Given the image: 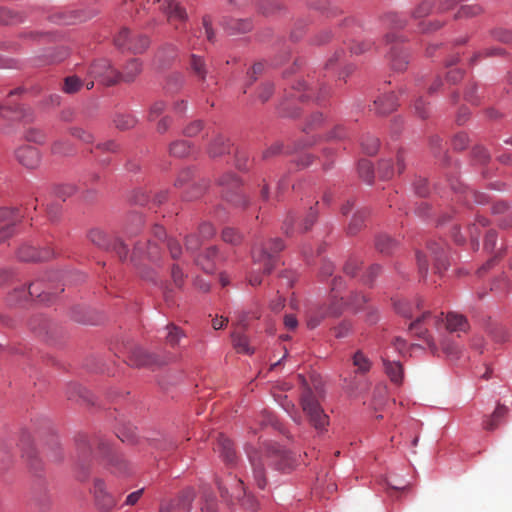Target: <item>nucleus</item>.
<instances>
[{"mask_svg": "<svg viewBox=\"0 0 512 512\" xmlns=\"http://www.w3.org/2000/svg\"><path fill=\"white\" fill-rule=\"evenodd\" d=\"M252 467L253 479L260 489L267 484L265 466H274L277 470L292 468L293 460L287 451L277 445H265L260 450H247Z\"/></svg>", "mask_w": 512, "mask_h": 512, "instance_id": "nucleus-1", "label": "nucleus"}, {"mask_svg": "<svg viewBox=\"0 0 512 512\" xmlns=\"http://www.w3.org/2000/svg\"><path fill=\"white\" fill-rule=\"evenodd\" d=\"M284 249L281 239H271L266 243L255 245L252 249V259L255 268L248 277V282L252 286L260 285L262 282L258 271L263 269L264 274H269L278 263V253Z\"/></svg>", "mask_w": 512, "mask_h": 512, "instance_id": "nucleus-2", "label": "nucleus"}, {"mask_svg": "<svg viewBox=\"0 0 512 512\" xmlns=\"http://www.w3.org/2000/svg\"><path fill=\"white\" fill-rule=\"evenodd\" d=\"M341 284V277L334 278L331 284L332 295L330 303L328 305L324 304L311 307L307 311V326L310 329L318 327L327 318H334L341 315L344 308V302L343 298L341 297L340 299H338L337 295V292Z\"/></svg>", "mask_w": 512, "mask_h": 512, "instance_id": "nucleus-3", "label": "nucleus"}, {"mask_svg": "<svg viewBox=\"0 0 512 512\" xmlns=\"http://www.w3.org/2000/svg\"><path fill=\"white\" fill-rule=\"evenodd\" d=\"M416 260L421 278L425 279L428 274L429 260H433L434 272L440 274L448 266L445 243L443 241L429 242L427 252H416Z\"/></svg>", "mask_w": 512, "mask_h": 512, "instance_id": "nucleus-4", "label": "nucleus"}, {"mask_svg": "<svg viewBox=\"0 0 512 512\" xmlns=\"http://www.w3.org/2000/svg\"><path fill=\"white\" fill-rule=\"evenodd\" d=\"M301 405L310 424L319 432L325 431L329 425V417L309 388L301 396Z\"/></svg>", "mask_w": 512, "mask_h": 512, "instance_id": "nucleus-5", "label": "nucleus"}, {"mask_svg": "<svg viewBox=\"0 0 512 512\" xmlns=\"http://www.w3.org/2000/svg\"><path fill=\"white\" fill-rule=\"evenodd\" d=\"M98 451L106 459L113 474L124 476L130 473V464L121 455L114 452L108 442L99 441Z\"/></svg>", "mask_w": 512, "mask_h": 512, "instance_id": "nucleus-6", "label": "nucleus"}, {"mask_svg": "<svg viewBox=\"0 0 512 512\" xmlns=\"http://www.w3.org/2000/svg\"><path fill=\"white\" fill-rule=\"evenodd\" d=\"M385 43L389 48V61L393 70L402 72L407 68L409 63L408 54L397 41L394 33H388L385 36Z\"/></svg>", "mask_w": 512, "mask_h": 512, "instance_id": "nucleus-7", "label": "nucleus"}, {"mask_svg": "<svg viewBox=\"0 0 512 512\" xmlns=\"http://www.w3.org/2000/svg\"><path fill=\"white\" fill-rule=\"evenodd\" d=\"M88 238L93 244H95L99 248L106 250L113 249L121 260L127 258V246L119 239H115L112 242L104 231L98 228L92 229L88 234Z\"/></svg>", "mask_w": 512, "mask_h": 512, "instance_id": "nucleus-8", "label": "nucleus"}, {"mask_svg": "<svg viewBox=\"0 0 512 512\" xmlns=\"http://www.w3.org/2000/svg\"><path fill=\"white\" fill-rule=\"evenodd\" d=\"M88 73L104 85L110 86L118 83L119 72L113 69L106 59L95 61L90 66Z\"/></svg>", "mask_w": 512, "mask_h": 512, "instance_id": "nucleus-9", "label": "nucleus"}, {"mask_svg": "<svg viewBox=\"0 0 512 512\" xmlns=\"http://www.w3.org/2000/svg\"><path fill=\"white\" fill-rule=\"evenodd\" d=\"M433 321L435 325L438 324L439 319L437 317H431L430 312H423L421 315L415 316V320L410 323L409 329L414 332L418 337L423 338L432 352L437 351V345L434 340L428 334L426 328H423L422 325L426 323V321Z\"/></svg>", "mask_w": 512, "mask_h": 512, "instance_id": "nucleus-10", "label": "nucleus"}, {"mask_svg": "<svg viewBox=\"0 0 512 512\" xmlns=\"http://www.w3.org/2000/svg\"><path fill=\"white\" fill-rule=\"evenodd\" d=\"M92 493L95 503L100 510L108 512L116 505L115 498L107 491L105 482L102 479H94Z\"/></svg>", "mask_w": 512, "mask_h": 512, "instance_id": "nucleus-11", "label": "nucleus"}, {"mask_svg": "<svg viewBox=\"0 0 512 512\" xmlns=\"http://www.w3.org/2000/svg\"><path fill=\"white\" fill-rule=\"evenodd\" d=\"M132 34L127 28H123L116 35L114 42L115 45L119 48L126 49L133 53H141L143 52L149 44V40L147 37H139L140 45H134L131 43Z\"/></svg>", "mask_w": 512, "mask_h": 512, "instance_id": "nucleus-12", "label": "nucleus"}, {"mask_svg": "<svg viewBox=\"0 0 512 512\" xmlns=\"http://www.w3.org/2000/svg\"><path fill=\"white\" fill-rule=\"evenodd\" d=\"M219 184L223 187V193L224 197L227 201L238 203L237 200H234V196L241 200L242 203L245 205L246 201L243 199V196H241L237 191L240 188V180L232 173H227L223 175L219 179Z\"/></svg>", "mask_w": 512, "mask_h": 512, "instance_id": "nucleus-13", "label": "nucleus"}, {"mask_svg": "<svg viewBox=\"0 0 512 512\" xmlns=\"http://www.w3.org/2000/svg\"><path fill=\"white\" fill-rule=\"evenodd\" d=\"M193 499V491L187 489L183 491L177 499L169 503L162 504L160 507V512H189Z\"/></svg>", "mask_w": 512, "mask_h": 512, "instance_id": "nucleus-14", "label": "nucleus"}, {"mask_svg": "<svg viewBox=\"0 0 512 512\" xmlns=\"http://www.w3.org/2000/svg\"><path fill=\"white\" fill-rule=\"evenodd\" d=\"M162 10L171 23L176 21L184 23L188 20L187 11L178 0H164Z\"/></svg>", "mask_w": 512, "mask_h": 512, "instance_id": "nucleus-15", "label": "nucleus"}, {"mask_svg": "<svg viewBox=\"0 0 512 512\" xmlns=\"http://www.w3.org/2000/svg\"><path fill=\"white\" fill-rule=\"evenodd\" d=\"M294 90L295 92L291 96L300 101H309L311 99L320 101L328 94L324 87H308L305 83H298V86L295 87Z\"/></svg>", "mask_w": 512, "mask_h": 512, "instance_id": "nucleus-16", "label": "nucleus"}, {"mask_svg": "<svg viewBox=\"0 0 512 512\" xmlns=\"http://www.w3.org/2000/svg\"><path fill=\"white\" fill-rule=\"evenodd\" d=\"M0 115L1 117L12 121H29L32 118V113L29 109H26L17 104H13L10 101H7L4 105L0 107Z\"/></svg>", "mask_w": 512, "mask_h": 512, "instance_id": "nucleus-17", "label": "nucleus"}, {"mask_svg": "<svg viewBox=\"0 0 512 512\" xmlns=\"http://www.w3.org/2000/svg\"><path fill=\"white\" fill-rule=\"evenodd\" d=\"M15 156L20 164L29 169L36 168L40 163L39 151L30 145L19 147L15 152Z\"/></svg>", "mask_w": 512, "mask_h": 512, "instance_id": "nucleus-18", "label": "nucleus"}, {"mask_svg": "<svg viewBox=\"0 0 512 512\" xmlns=\"http://www.w3.org/2000/svg\"><path fill=\"white\" fill-rule=\"evenodd\" d=\"M53 255L50 249L38 252L35 247L28 244L21 246L17 252V256L21 261H43L50 259Z\"/></svg>", "mask_w": 512, "mask_h": 512, "instance_id": "nucleus-19", "label": "nucleus"}, {"mask_svg": "<svg viewBox=\"0 0 512 512\" xmlns=\"http://www.w3.org/2000/svg\"><path fill=\"white\" fill-rule=\"evenodd\" d=\"M131 363L136 366H161L165 361L161 360L157 355L149 353L141 348H137L132 352Z\"/></svg>", "mask_w": 512, "mask_h": 512, "instance_id": "nucleus-20", "label": "nucleus"}, {"mask_svg": "<svg viewBox=\"0 0 512 512\" xmlns=\"http://www.w3.org/2000/svg\"><path fill=\"white\" fill-rule=\"evenodd\" d=\"M215 450L220 454L222 459L227 464L232 465L236 462L237 456L233 447V443L224 435H219Z\"/></svg>", "mask_w": 512, "mask_h": 512, "instance_id": "nucleus-21", "label": "nucleus"}, {"mask_svg": "<svg viewBox=\"0 0 512 512\" xmlns=\"http://www.w3.org/2000/svg\"><path fill=\"white\" fill-rule=\"evenodd\" d=\"M153 236L168 248L173 259H178L182 253L180 243L175 239H168L165 243L166 232L162 226L155 225L153 228Z\"/></svg>", "mask_w": 512, "mask_h": 512, "instance_id": "nucleus-22", "label": "nucleus"}, {"mask_svg": "<svg viewBox=\"0 0 512 512\" xmlns=\"http://www.w3.org/2000/svg\"><path fill=\"white\" fill-rule=\"evenodd\" d=\"M220 256L216 247L208 248L203 255H200L196 259V263L205 271L206 273H212L216 269V264L219 261Z\"/></svg>", "mask_w": 512, "mask_h": 512, "instance_id": "nucleus-23", "label": "nucleus"}, {"mask_svg": "<svg viewBox=\"0 0 512 512\" xmlns=\"http://www.w3.org/2000/svg\"><path fill=\"white\" fill-rule=\"evenodd\" d=\"M78 449L81 452V456L78 461L79 474L78 479L81 481H85L89 475V464L87 463L88 452L90 451V446L88 440L83 437L78 444Z\"/></svg>", "mask_w": 512, "mask_h": 512, "instance_id": "nucleus-24", "label": "nucleus"}, {"mask_svg": "<svg viewBox=\"0 0 512 512\" xmlns=\"http://www.w3.org/2000/svg\"><path fill=\"white\" fill-rule=\"evenodd\" d=\"M507 414L508 408L505 405L498 404L494 412L484 418L483 428L487 431L495 430Z\"/></svg>", "mask_w": 512, "mask_h": 512, "instance_id": "nucleus-25", "label": "nucleus"}, {"mask_svg": "<svg viewBox=\"0 0 512 512\" xmlns=\"http://www.w3.org/2000/svg\"><path fill=\"white\" fill-rule=\"evenodd\" d=\"M351 361L356 374L366 375L372 368V361L362 350L354 352Z\"/></svg>", "mask_w": 512, "mask_h": 512, "instance_id": "nucleus-26", "label": "nucleus"}, {"mask_svg": "<svg viewBox=\"0 0 512 512\" xmlns=\"http://www.w3.org/2000/svg\"><path fill=\"white\" fill-rule=\"evenodd\" d=\"M397 97L392 92L374 101V109L378 114H388L396 109Z\"/></svg>", "mask_w": 512, "mask_h": 512, "instance_id": "nucleus-27", "label": "nucleus"}, {"mask_svg": "<svg viewBox=\"0 0 512 512\" xmlns=\"http://www.w3.org/2000/svg\"><path fill=\"white\" fill-rule=\"evenodd\" d=\"M469 328L467 319L457 313H449L446 317V329L452 332H466Z\"/></svg>", "mask_w": 512, "mask_h": 512, "instance_id": "nucleus-28", "label": "nucleus"}, {"mask_svg": "<svg viewBox=\"0 0 512 512\" xmlns=\"http://www.w3.org/2000/svg\"><path fill=\"white\" fill-rule=\"evenodd\" d=\"M385 371L392 382L399 384L403 379V368L399 362L389 361L386 357L382 358Z\"/></svg>", "mask_w": 512, "mask_h": 512, "instance_id": "nucleus-29", "label": "nucleus"}, {"mask_svg": "<svg viewBox=\"0 0 512 512\" xmlns=\"http://www.w3.org/2000/svg\"><path fill=\"white\" fill-rule=\"evenodd\" d=\"M230 152L229 141L223 136H217L210 143L208 153L211 157H218Z\"/></svg>", "mask_w": 512, "mask_h": 512, "instance_id": "nucleus-30", "label": "nucleus"}, {"mask_svg": "<svg viewBox=\"0 0 512 512\" xmlns=\"http://www.w3.org/2000/svg\"><path fill=\"white\" fill-rule=\"evenodd\" d=\"M142 65L138 59H131L125 66L124 72L119 73L118 82H131L141 72Z\"/></svg>", "mask_w": 512, "mask_h": 512, "instance_id": "nucleus-31", "label": "nucleus"}, {"mask_svg": "<svg viewBox=\"0 0 512 512\" xmlns=\"http://www.w3.org/2000/svg\"><path fill=\"white\" fill-rule=\"evenodd\" d=\"M232 344L237 353L250 355L254 352V349L249 344L247 336L242 333L234 332L232 334Z\"/></svg>", "mask_w": 512, "mask_h": 512, "instance_id": "nucleus-32", "label": "nucleus"}, {"mask_svg": "<svg viewBox=\"0 0 512 512\" xmlns=\"http://www.w3.org/2000/svg\"><path fill=\"white\" fill-rule=\"evenodd\" d=\"M376 249L383 254H390L397 246V242L386 234H380L376 238Z\"/></svg>", "mask_w": 512, "mask_h": 512, "instance_id": "nucleus-33", "label": "nucleus"}, {"mask_svg": "<svg viewBox=\"0 0 512 512\" xmlns=\"http://www.w3.org/2000/svg\"><path fill=\"white\" fill-rule=\"evenodd\" d=\"M190 68L192 72L201 80L204 81L207 75L206 63L200 56L191 55Z\"/></svg>", "mask_w": 512, "mask_h": 512, "instance_id": "nucleus-34", "label": "nucleus"}, {"mask_svg": "<svg viewBox=\"0 0 512 512\" xmlns=\"http://www.w3.org/2000/svg\"><path fill=\"white\" fill-rule=\"evenodd\" d=\"M167 335H166V343L171 347H175L179 344L180 340L185 337L184 332L181 328L174 324H168L167 327Z\"/></svg>", "mask_w": 512, "mask_h": 512, "instance_id": "nucleus-35", "label": "nucleus"}, {"mask_svg": "<svg viewBox=\"0 0 512 512\" xmlns=\"http://www.w3.org/2000/svg\"><path fill=\"white\" fill-rule=\"evenodd\" d=\"M191 147L185 140H177L170 144L169 153L174 157H185L190 153Z\"/></svg>", "mask_w": 512, "mask_h": 512, "instance_id": "nucleus-36", "label": "nucleus"}, {"mask_svg": "<svg viewBox=\"0 0 512 512\" xmlns=\"http://www.w3.org/2000/svg\"><path fill=\"white\" fill-rule=\"evenodd\" d=\"M358 172L360 177L367 183H371L374 177V170L369 160L363 159L358 163Z\"/></svg>", "mask_w": 512, "mask_h": 512, "instance_id": "nucleus-37", "label": "nucleus"}, {"mask_svg": "<svg viewBox=\"0 0 512 512\" xmlns=\"http://www.w3.org/2000/svg\"><path fill=\"white\" fill-rule=\"evenodd\" d=\"M39 286V282H33L30 284L28 291L22 288L18 291H15V293L19 295V299H27L28 296H35L37 298H40L41 301H44L46 295H44L42 292H39Z\"/></svg>", "mask_w": 512, "mask_h": 512, "instance_id": "nucleus-38", "label": "nucleus"}, {"mask_svg": "<svg viewBox=\"0 0 512 512\" xmlns=\"http://www.w3.org/2000/svg\"><path fill=\"white\" fill-rule=\"evenodd\" d=\"M367 212L365 210L357 211L353 218L351 219L349 226H348V232L350 234H356L364 225V221L366 218Z\"/></svg>", "mask_w": 512, "mask_h": 512, "instance_id": "nucleus-39", "label": "nucleus"}, {"mask_svg": "<svg viewBox=\"0 0 512 512\" xmlns=\"http://www.w3.org/2000/svg\"><path fill=\"white\" fill-rule=\"evenodd\" d=\"M82 81L78 76L72 75L64 79L63 91L68 94L75 93L82 87Z\"/></svg>", "mask_w": 512, "mask_h": 512, "instance_id": "nucleus-40", "label": "nucleus"}, {"mask_svg": "<svg viewBox=\"0 0 512 512\" xmlns=\"http://www.w3.org/2000/svg\"><path fill=\"white\" fill-rule=\"evenodd\" d=\"M481 7L477 4H464L455 15L456 18H469L480 14Z\"/></svg>", "mask_w": 512, "mask_h": 512, "instance_id": "nucleus-41", "label": "nucleus"}, {"mask_svg": "<svg viewBox=\"0 0 512 512\" xmlns=\"http://www.w3.org/2000/svg\"><path fill=\"white\" fill-rule=\"evenodd\" d=\"M136 119L132 115H118L114 119L115 126L120 130H128L136 124Z\"/></svg>", "mask_w": 512, "mask_h": 512, "instance_id": "nucleus-42", "label": "nucleus"}, {"mask_svg": "<svg viewBox=\"0 0 512 512\" xmlns=\"http://www.w3.org/2000/svg\"><path fill=\"white\" fill-rule=\"evenodd\" d=\"M361 146H362L363 151L367 155H374L378 150L379 140L377 138H375L374 136H366L362 140Z\"/></svg>", "mask_w": 512, "mask_h": 512, "instance_id": "nucleus-43", "label": "nucleus"}, {"mask_svg": "<svg viewBox=\"0 0 512 512\" xmlns=\"http://www.w3.org/2000/svg\"><path fill=\"white\" fill-rule=\"evenodd\" d=\"M488 225V220L483 216H478L475 222L469 227V233L472 240H478L480 235V227L484 228Z\"/></svg>", "mask_w": 512, "mask_h": 512, "instance_id": "nucleus-44", "label": "nucleus"}, {"mask_svg": "<svg viewBox=\"0 0 512 512\" xmlns=\"http://www.w3.org/2000/svg\"><path fill=\"white\" fill-rule=\"evenodd\" d=\"M322 123H323L322 114L315 113L310 116V118L308 119L303 130L305 133L308 134V133L313 132L314 130L318 129L322 125Z\"/></svg>", "mask_w": 512, "mask_h": 512, "instance_id": "nucleus-45", "label": "nucleus"}, {"mask_svg": "<svg viewBox=\"0 0 512 512\" xmlns=\"http://www.w3.org/2000/svg\"><path fill=\"white\" fill-rule=\"evenodd\" d=\"M377 172L382 179H390L394 175V169L390 160H382Z\"/></svg>", "mask_w": 512, "mask_h": 512, "instance_id": "nucleus-46", "label": "nucleus"}, {"mask_svg": "<svg viewBox=\"0 0 512 512\" xmlns=\"http://www.w3.org/2000/svg\"><path fill=\"white\" fill-rule=\"evenodd\" d=\"M70 134L84 143H92L94 139L93 135L89 131L81 127H72L70 129Z\"/></svg>", "mask_w": 512, "mask_h": 512, "instance_id": "nucleus-47", "label": "nucleus"}, {"mask_svg": "<svg viewBox=\"0 0 512 512\" xmlns=\"http://www.w3.org/2000/svg\"><path fill=\"white\" fill-rule=\"evenodd\" d=\"M235 497L239 500L241 506L247 512H254V511H256V506H257L256 500L252 496L247 495L245 493V491L243 492V497L242 498H240L239 494L236 495Z\"/></svg>", "mask_w": 512, "mask_h": 512, "instance_id": "nucleus-48", "label": "nucleus"}, {"mask_svg": "<svg viewBox=\"0 0 512 512\" xmlns=\"http://www.w3.org/2000/svg\"><path fill=\"white\" fill-rule=\"evenodd\" d=\"M432 5L429 1H423L412 12L414 19H421L427 16L431 11Z\"/></svg>", "mask_w": 512, "mask_h": 512, "instance_id": "nucleus-49", "label": "nucleus"}, {"mask_svg": "<svg viewBox=\"0 0 512 512\" xmlns=\"http://www.w3.org/2000/svg\"><path fill=\"white\" fill-rule=\"evenodd\" d=\"M223 241L231 244H238L241 241L240 234L233 228H225L222 231Z\"/></svg>", "mask_w": 512, "mask_h": 512, "instance_id": "nucleus-50", "label": "nucleus"}, {"mask_svg": "<svg viewBox=\"0 0 512 512\" xmlns=\"http://www.w3.org/2000/svg\"><path fill=\"white\" fill-rule=\"evenodd\" d=\"M203 239L199 234H190L186 238V250L195 252L202 244Z\"/></svg>", "mask_w": 512, "mask_h": 512, "instance_id": "nucleus-51", "label": "nucleus"}, {"mask_svg": "<svg viewBox=\"0 0 512 512\" xmlns=\"http://www.w3.org/2000/svg\"><path fill=\"white\" fill-rule=\"evenodd\" d=\"M202 129H203V122L200 120H195V121H192L191 123H189L184 128L183 133L187 137H194V136L198 135V133L200 131H202Z\"/></svg>", "mask_w": 512, "mask_h": 512, "instance_id": "nucleus-52", "label": "nucleus"}, {"mask_svg": "<svg viewBox=\"0 0 512 512\" xmlns=\"http://www.w3.org/2000/svg\"><path fill=\"white\" fill-rule=\"evenodd\" d=\"M75 192V187L71 184H63L59 185L55 189V194L58 198L62 199L63 201L67 198L73 195Z\"/></svg>", "mask_w": 512, "mask_h": 512, "instance_id": "nucleus-53", "label": "nucleus"}, {"mask_svg": "<svg viewBox=\"0 0 512 512\" xmlns=\"http://www.w3.org/2000/svg\"><path fill=\"white\" fill-rule=\"evenodd\" d=\"M48 325L47 320L43 318H35L30 322L31 329L39 335L47 333Z\"/></svg>", "mask_w": 512, "mask_h": 512, "instance_id": "nucleus-54", "label": "nucleus"}, {"mask_svg": "<svg viewBox=\"0 0 512 512\" xmlns=\"http://www.w3.org/2000/svg\"><path fill=\"white\" fill-rule=\"evenodd\" d=\"M52 153L58 155H65L71 151V146L68 141L58 140L52 145Z\"/></svg>", "mask_w": 512, "mask_h": 512, "instance_id": "nucleus-55", "label": "nucleus"}, {"mask_svg": "<svg viewBox=\"0 0 512 512\" xmlns=\"http://www.w3.org/2000/svg\"><path fill=\"white\" fill-rule=\"evenodd\" d=\"M160 250H161V248L159 247V243L153 242L151 240L148 241V247H147L146 254L150 260H152V261L157 260L160 255Z\"/></svg>", "mask_w": 512, "mask_h": 512, "instance_id": "nucleus-56", "label": "nucleus"}, {"mask_svg": "<svg viewBox=\"0 0 512 512\" xmlns=\"http://www.w3.org/2000/svg\"><path fill=\"white\" fill-rule=\"evenodd\" d=\"M351 331V324L347 321L341 322L334 328V334L336 338H344L348 336Z\"/></svg>", "mask_w": 512, "mask_h": 512, "instance_id": "nucleus-57", "label": "nucleus"}, {"mask_svg": "<svg viewBox=\"0 0 512 512\" xmlns=\"http://www.w3.org/2000/svg\"><path fill=\"white\" fill-rule=\"evenodd\" d=\"M18 217L17 209L0 208V221L15 222Z\"/></svg>", "mask_w": 512, "mask_h": 512, "instance_id": "nucleus-58", "label": "nucleus"}, {"mask_svg": "<svg viewBox=\"0 0 512 512\" xmlns=\"http://www.w3.org/2000/svg\"><path fill=\"white\" fill-rule=\"evenodd\" d=\"M198 234L203 240H207L215 234V229L210 223H202L199 226Z\"/></svg>", "mask_w": 512, "mask_h": 512, "instance_id": "nucleus-59", "label": "nucleus"}, {"mask_svg": "<svg viewBox=\"0 0 512 512\" xmlns=\"http://www.w3.org/2000/svg\"><path fill=\"white\" fill-rule=\"evenodd\" d=\"M496 233L493 230H489L485 235L484 249L488 252H492L496 245Z\"/></svg>", "mask_w": 512, "mask_h": 512, "instance_id": "nucleus-60", "label": "nucleus"}, {"mask_svg": "<svg viewBox=\"0 0 512 512\" xmlns=\"http://www.w3.org/2000/svg\"><path fill=\"white\" fill-rule=\"evenodd\" d=\"M370 47H371L370 42H366V41L354 42L350 47V51L353 54L359 55V54H362L363 52H365L366 50L370 49Z\"/></svg>", "mask_w": 512, "mask_h": 512, "instance_id": "nucleus-61", "label": "nucleus"}, {"mask_svg": "<svg viewBox=\"0 0 512 512\" xmlns=\"http://www.w3.org/2000/svg\"><path fill=\"white\" fill-rule=\"evenodd\" d=\"M414 111L422 119H425L428 116V109L426 108L425 103L422 98H418L415 101Z\"/></svg>", "mask_w": 512, "mask_h": 512, "instance_id": "nucleus-62", "label": "nucleus"}, {"mask_svg": "<svg viewBox=\"0 0 512 512\" xmlns=\"http://www.w3.org/2000/svg\"><path fill=\"white\" fill-rule=\"evenodd\" d=\"M468 145V137L466 134H457L453 139V146L457 150H463Z\"/></svg>", "mask_w": 512, "mask_h": 512, "instance_id": "nucleus-63", "label": "nucleus"}, {"mask_svg": "<svg viewBox=\"0 0 512 512\" xmlns=\"http://www.w3.org/2000/svg\"><path fill=\"white\" fill-rule=\"evenodd\" d=\"M493 37L504 43L512 41V33L503 29H497L493 31Z\"/></svg>", "mask_w": 512, "mask_h": 512, "instance_id": "nucleus-64", "label": "nucleus"}]
</instances>
